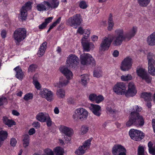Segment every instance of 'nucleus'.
I'll return each instance as SVG.
<instances>
[{
    "label": "nucleus",
    "mask_w": 155,
    "mask_h": 155,
    "mask_svg": "<svg viewBox=\"0 0 155 155\" xmlns=\"http://www.w3.org/2000/svg\"><path fill=\"white\" fill-rule=\"evenodd\" d=\"M79 64L78 58L75 55L71 54L67 58L65 66L61 67L60 68L61 72L64 75L66 78L69 80L73 78L72 72L68 68H74L76 67Z\"/></svg>",
    "instance_id": "obj_1"
},
{
    "label": "nucleus",
    "mask_w": 155,
    "mask_h": 155,
    "mask_svg": "<svg viewBox=\"0 0 155 155\" xmlns=\"http://www.w3.org/2000/svg\"><path fill=\"white\" fill-rule=\"evenodd\" d=\"M137 31V28L133 26L129 31L124 34V31L122 28H120L116 29L114 33L117 35L116 42L118 45L121 44L122 42L124 41H128L134 37Z\"/></svg>",
    "instance_id": "obj_2"
},
{
    "label": "nucleus",
    "mask_w": 155,
    "mask_h": 155,
    "mask_svg": "<svg viewBox=\"0 0 155 155\" xmlns=\"http://www.w3.org/2000/svg\"><path fill=\"white\" fill-rule=\"evenodd\" d=\"M144 124V120L142 116L140 115L138 113L135 111L131 112L129 117V120L126 123L127 127H130L132 125L137 127H141Z\"/></svg>",
    "instance_id": "obj_3"
},
{
    "label": "nucleus",
    "mask_w": 155,
    "mask_h": 155,
    "mask_svg": "<svg viewBox=\"0 0 155 155\" xmlns=\"http://www.w3.org/2000/svg\"><path fill=\"white\" fill-rule=\"evenodd\" d=\"M114 34V35H109L107 37H105L103 38L100 48L101 51H104L107 50L112 42V45L114 46H119L121 45H118L117 43L116 38L117 35L116 34Z\"/></svg>",
    "instance_id": "obj_4"
},
{
    "label": "nucleus",
    "mask_w": 155,
    "mask_h": 155,
    "mask_svg": "<svg viewBox=\"0 0 155 155\" xmlns=\"http://www.w3.org/2000/svg\"><path fill=\"white\" fill-rule=\"evenodd\" d=\"M114 34V35H109L107 37H105L103 38L100 48L101 51H104L107 50L112 42V45L114 46H119L121 45H118L117 43L116 38L117 35L116 34Z\"/></svg>",
    "instance_id": "obj_5"
},
{
    "label": "nucleus",
    "mask_w": 155,
    "mask_h": 155,
    "mask_svg": "<svg viewBox=\"0 0 155 155\" xmlns=\"http://www.w3.org/2000/svg\"><path fill=\"white\" fill-rule=\"evenodd\" d=\"M114 34V35H109L107 37H105L103 38L100 48L101 51H104L107 50L112 42V45L114 46H119L121 45H118L117 43L116 38L117 35L116 34Z\"/></svg>",
    "instance_id": "obj_6"
},
{
    "label": "nucleus",
    "mask_w": 155,
    "mask_h": 155,
    "mask_svg": "<svg viewBox=\"0 0 155 155\" xmlns=\"http://www.w3.org/2000/svg\"><path fill=\"white\" fill-rule=\"evenodd\" d=\"M88 114L89 113L86 109L83 108H79L74 110L72 118L77 121H83L87 118Z\"/></svg>",
    "instance_id": "obj_7"
},
{
    "label": "nucleus",
    "mask_w": 155,
    "mask_h": 155,
    "mask_svg": "<svg viewBox=\"0 0 155 155\" xmlns=\"http://www.w3.org/2000/svg\"><path fill=\"white\" fill-rule=\"evenodd\" d=\"M80 62L84 66L91 65L94 67L96 65V61L92 55L89 53H84L80 55Z\"/></svg>",
    "instance_id": "obj_8"
},
{
    "label": "nucleus",
    "mask_w": 155,
    "mask_h": 155,
    "mask_svg": "<svg viewBox=\"0 0 155 155\" xmlns=\"http://www.w3.org/2000/svg\"><path fill=\"white\" fill-rule=\"evenodd\" d=\"M26 36V31L24 28H20L17 29L14 32L13 38L15 42L17 45L24 40Z\"/></svg>",
    "instance_id": "obj_9"
},
{
    "label": "nucleus",
    "mask_w": 155,
    "mask_h": 155,
    "mask_svg": "<svg viewBox=\"0 0 155 155\" xmlns=\"http://www.w3.org/2000/svg\"><path fill=\"white\" fill-rule=\"evenodd\" d=\"M148 71L153 76H155V55L151 53L147 54Z\"/></svg>",
    "instance_id": "obj_10"
},
{
    "label": "nucleus",
    "mask_w": 155,
    "mask_h": 155,
    "mask_svg": "<svg viewBox=\"0 0 155 155\" xmlns=\"http://www.w3.org/2000/svg\"><path fill=\"white\" fill-rule=\"evenodd\" d=\"M82 21L80 14H76L70 18L68 19V22L71 26L76 28L77 26L81 24Z\"/></svg>",
    "instance_id": "obj_11"
},
{
    "label": "nucleus",
    "mask_w": 155,
    "mask_h": 155,
    "mask_svg": "<svg viewBox=\"0 0 155 155\" xmlns=\"http://www.w3.org/2000/svg\"><path fill=\"white\" fill-rule=\"evenodd\" d=\"M129 134L131 139L136 141H139L144 137V134L141 131L131 129L129 132Z\"/></svg>",
    "instance_id": "obj_12"
},
{
    "label": "nucleus",
    "mask_w": 155,
    "mask_h": 155,
    "mask_svg": "<svg viewBox=\"0 0 155 155\" xmlns=\"http://www.w3.org/2000/svg\"><path fill=\"white\" fill-rule=\"evenodd\" d=\"M126 88V86L124 82H118L114 85L113 91L118 94L125 95Z\"/></svg>",
    "instance_id": "obj_13"
},
{
    "label": "nucleus",
    "mask_w": 155,
    "mask_h": 155,
    "mask_svg": "<svg viewBox=\"0 0 155 155\" xmlns=\"http://www.w3.org/2000/svg\"><path fill=\"white\" fill-rule=\"evenodd\" d=\"M132 64V58L130 57H127L121 62L120 69L123 71H128L131 68Z\"/></svg>",
    "instance_id": "obj_14"
},
{
    "label": "nucleus",
    "mask_w": 155,
    "mask_h": 155,
    "mask_svg": "<svg viewBox=\"0 0 155 155\" xmlns=\"http://www.w3.org/2000/svg\"><path fill=\"white\" fill-rule=\"evenodd\" d=\"M39 94L42 97L45 98L48 101H52L54 99L53 93L48 89H41Z\"/></svg>",
    "instance_id": "obj_15"
},
{
    "label": "nucleus",
    "mask_w": 155,
    "mask_h": 155,
    "mask_svg": "<svg viewBox=\"0 0 155 155\" xmlns=\"http://www.w3.org/2000/svg\"><path fill=\"white\" fill-rule=\"evenodd\" d=\"M92 140V138H90L85 141L83 143V145L80 147L75 151V153L78 155H82L84 154L86 150L90 147Z\"/></svg>",
    "instance_id": "obj_16"
},
{
    "label": "nucleus",
    "mask_w": 155,
    "mask_h": 155,
    "mask_svg": "<svg viewBox=\"0 0 155 155\" xmlns=\"http://www.w3.org/2000/svg\"><path fill=\"white\" fill-rule=\"evenodd\" d=\"M137 73L139 76L144 80L147 83H149L151 82L152 78L150 77L144 69L138 68L137 69Z\"/></svg>",
    "instance_id": "obj_17"
},
{
    "label": "nucleus",
    "mask_w": 155,
    "mask_h": 155,
    "mask_svg": "<svg viewBox=\"0 0 155 155\" xmlns=\"http://www.w3.org/2000/svg\"><path fill=\"white\" fill-rule=\"evenodd\" d=\"M137 91L134 83L130 82L128 85V89H126L125 96L126 97H133L137 93Z\"/></svg>",
    "instance_id": "obj_18"
},
{
    "label": "nucleus",
    "mask_w": 155,
    "mask_h": 155,
    "mask_svg": "<svg viewBox=\"0 0 155 155\" xmlns=\"http://www.w3.org/2000/svg\"><path fill=\"white\" fill-rule=\"evenodd\" d=\"M89 108L96 116L100 117L101 114V107L99 105L91 104Z\"/></svg>",
    "instance_id": "obj_19"
},
{
    "label": "nucleus",
    "mask_w": 155,
    "mask_h": 155,
    "mask_svg": "<svg viewBox=\"0 0 155 155\" xmlns=\"http://www.w3.org/2000/svg\"><path fill=\"white\" fill-rule=\"evenodd\" d=\"M60 131L65 134V136H68V137H70L74 134V130L71 128L64 126H61L60 128Z\"/></svg>",
    "instance_id": "obj_20"
},
{
    "label": "nucleus",
    "mask_w": 155,
    "mask_h": 155,
    "mask_svg": "<svg viewBox=\"0 0 155 155\" xmlns=\"http://www.w3.org/2000/svg\"><path fill=\"white\" fill-rule=\"evenodd\" d=\"M124 147L120 144H116L112 149V152L113 155H117L120 153L124 150Z\"/></svg>",
    "instance_id": "obj_21"
},
{
    "label": "nucleus",
    "mask_w": 155,
    "mask_h": 155,
    "mask_svg": "<svg viewBox=\"0 0 155 155\" xmlns=\"http://www.w3.org/2000/svg\"><path fill=\"white\" fill-rule=\"evenodd\" d=\"M84 51L88 52L94 48V44L89 41L81 43Z\"/></svg>",
    "instance_id": "obj_22"
},
{
    "label": "nucleus",
    "mask_w": 155,
    "mask_h": 155,
    "mask_svg": "<svg viewBox=\"0 0 155 155\" xmlns=\"http://www.w3.org/2000/svg\"><path fill=\"white\" fill-rule=\"evenodd\" d=\"M147 42L149 46L155 45V31L147 37Z\"/></svg>",
    "instance_id": "obj_23"
},
{
    "label": "nucleus",
    "mask_w": 155,
    "mask_h": 155,
    "mask_svg": "<svg viewBox=\"0 0 155 155\" xmlns=\"http://www.w3.org/2000/svg\"><path fill=\"white\" fill-rule=\"evenodd\" d=\"M69 81L68 80H66L63 78L60 79L59 82L55 83L54 84V85L55 87L58 88H61L65 86L68 83Z\"/></svg>",
    "instance_id": "obj_24"
},
{
    "label": "nucleus",
    "mask_w": 155,
    "mask_h": 155,
    "mask_svg": "<svg viewBox=\"0 0 155 155\" xmlns=\"http://www.w3.org/2000/svg\"><path fill=\"white\" fill-rule=\"evenodd\" d=\"M47 3L49 9H53L58 7L59 1V0H49L48 1H47Z\"/></svg>",
    "instance_id": "obj_25"
},
{
    "label": "nucleus",
    "mask_w": 155,
    "mask_h": 155,
    "mask_svg": "<svg viewBox=\"0 0 155 155\" xmlns=\"http://www.w3.org/2000/svg\"><path fill=\"white\" fill-rule=\"evenodd\" d=\"M49 115L48 114L46 113L41 112L37 114L36 118L38 120L42 122H45Z\"/></svg>",
    "instance_id": "obj_26"
},
{
    "label": "nucleus",
    "mask_w": 155,
    "mask_h": 155,
    "mask_svg": "<svg viewBox=\"0 0 155 155\" xmlns=\"http://www.w3.org/2000/svg\"><path fill=\"white\" fill-rule=\"evenodd\" d=\"M47 3V1H44L38 4L36 7L38 10L40 12L48 10L49 8Z\"/></svg>",
    "instance_id": "obj_27"
},
{
    "label": "nucleus",
    "mask_w": 155,
    "mask_h": 155,
    "mask_svg": "<svg viewBox=\"0 0 155 155\" xmlns=\"http://www.w3.org/2000/svg\"><path fill=\"white\" fill-rule=\"evenodd\" d=\"M14 70L16 72V77L19 79L22 80L24 77V74L20 67L18 66L15 68Z\"/></svg>",
    "instance_id": "obj_28"
},
{
    "label": "nucleus",
    "mask_w": 155,
    "mask_h": 155,
    "mask_svg": "<svg viewBox=\"0 0 155 155\" xmlns=\"http://www.w3.org/2000/svg\"><path fill=\"white\" fill-rule=\"evenodd\" d=\"M2 121L3 123L8 127H10L15 125V122L13 120L8 119L7 117H3Z\"/></svg>",
    "instance_id": "obj_29"
},
{
    "label": "nucleus",
    "mask_w": 155,
    "mask_h": 155,
    "mask_svg": "<svg viewBox=\"0 0 155 155\" xmlns=\"http://www.w3.org/2000/svg\"><path fill=\"white\" fill-rule=\"evenodd\" d=\"M47 48V42H44L40 46L38 52V54L39 57L43 56L45 53Z\"/></svg>",
    "instance_id": "obj_30"
},
{
    "label": "nucleus",
    "mask_w": 155,
    "mask_h": 155,
    "mask_svg": "<svg viewBox=\"0 0 155 155\" xmlns=\"http://www.w3.org/2000/svg\"><path fill=\"white\" fill-rule=\"evenodd\" d=\"M27 11L24 8V7H22L21 9L20 13L19 18L22 21L25 20L26 18L27 15Z\"/></svg>",
    "instance_id": "obj_31"
},
{
    "label": "nucleus",
    "mask_w": 155,
    "mask_h": 155,
    "mask_svg": "<svg viewBox=\"0 0 155 155\" xmlns=\"http://www.w3.org/2000/svg\"><path fill=\"white\" fill-rule=\"evenodd\" d=\"M108 24L107 29L108 31H111L113 28L114 23L113 21L112 15L111 14L109 15L108 20Z\"/></svg>",
    "instance_id": "obj_32"
},
{
    "label": "nucleus",
    "mask_w": 155,
    "mask_h": 155,
    "mask_svg": "<svg viewBox=\"0 0 155 155\" xmlns=\"http://www.w3.org/2000/svg\"><path fill=\"white\" fill-rule=\"evenodd\" d=\"M141 96L146 101H152V94L150 92L143 93L141 94Z\"/></svg>",
    "instance_id": "obj_33"
},
{
    "label": "nucleus",
    "mask_w": 155,
    "mask_h": 155,
    "mask_svg": "<svg viewBox=\"0 0 155 155\" xmlns=\"http://www.w3.org/2000/svg\"><path fill=\"white\" fill-rule=\"evenodd\" d=\"M56 94L59 98H64L65 95V91L63 89H59L57 90Z\"/></svg>",
    "instance_id": "obj_34"
},
{
    "label": "nucleus",
    "mask_w": 155,
    "mask_h": 155,
    "mask_svg": "<svg viewBox=\"0 0 155 155\" xmlns=\"http://www.w3.org/2000/svg\"><path fill=\"white\" fill-rule=\"evenodd\" d=\"M29 136L28 135H25L23 136V144L24 147L28 146L29 143Z\"/></svg>",
    "instance_id": "obj_35"
},
{
    "label": "nucleus",
    "mask_w": 155,
    "mask_h": 155,
    "mask_svg": "<svg viewBox=\"0 0 155 155\" xmlns=\"http://www.w3.org/2000/svg\"><path fill=\"white\" fill-rule=\"evenodd\" d=\"M140 6L141 7H146L150 3V0H137Z\"/></svg>",
    "instance_id": "obj_36"
},
{
    "label": "nucleus",
    "mask_w": 155,
    "mask_h": 155,
    "mask_svg": "<svg viewBox=\"0 0 155 155\" xmlns=\"http://www.w3.org/2000/svg\"><path fill=\"white\" fill-rule=\"evenodd\" d=\"M8 135V133L6 131H0V141L2 142L5 140L7 138Z\"/></svg>",
    "instance_id": "obj_37"
},
{
    "label": "nucleus",
    "mask_w": 155,
    "mask_h": 155,
    "mask_svg": "<svg viewBox=\"0 0 155 155\" xmlns=\"http://www.w3.org/2000/svg\"><path fill=\"white\" fill-rule=\"evenodd\" d=\"M37 76L38 75L36 74L33 77V83L35 88H37V89L38 90L41 87V86L36 79Z\"/></svg>",
    "instance_id": "obj_38"
},
{
    "label": "nucleus",
    "mask_w": 155,
    "mask_h": 155,
    "mask_svg": "<svg viewBox=\"0 0 155 155\" xmlns=\"http://www.w3.org/2000/svg\"><path fill=\"white\" fill-rule=\"evenodd\" d=\"M132 76L130 74H128L127 75H122L121 77V79L123 81H128L131 80L132 79Z\"/></svg>",
    "instance_id": "obj_39"
},
{
    "label": "nucleus",
    "mask_w": 155,
    "mask_h": 155,
    "mask_svg": "<svg viewBox=\"0 0 155 155\" xmlns=\"http://www.w3.org/2000/svg\"><path fill=\"white\" fill-rule=\"evenodd\" d=\"M89 130V127L86 125H83L81 126L80 133L82 135H84L86 134Z\"/></svg>",
    "instance_id": "obj_40"
},
{
    "label": "nucleus",
    "mask_w": 155,
    "mask_h": 155,
    "mask_svg": "<svg viewBox=\"0 0 155 155\" xmlns=\"http://www.w3.org/2000/svg\"><path fill=\"white\" fill-rule=\"evenodd\" d=\"M88 77L87 75H82L81 83L83 85H86L87 83Z\"/></svg>",
    "instance_id": "obj_41"
},
{
    "label": "nucleus",
    "mask_w": 155,
    "mask_h": 155,
    "mask_svg": "<svg viewBox=\"0 0 155 155\" xmlns=\"http://www.w3.org/2000/svg\"><path fill=\"white\" fill-rule=\"evenodd\" d=\"M56 155H63V151L60 147H57L54 149Z\"/></svg>",
    "instance_id": "obj_42"
},
{
    "label": "nucleus",
    "mask_w": 155,
    "mask_h": 155,
    "mask_svg": "<svg viewBox=\"0 0 155 155\" xmlns=\"http://www.w3.org/2000/svg\"><path fill=\"white\" fill-rule=\"evenodd\" d=\"M45 154L42 155H54L53 151L50 149H47L44 150ZM33 155H40L37 153H34Z\"/></svg>",
    "instance_id": "obj_43"
},
{
    "label": "nucleus",
    "mask_w": 155,
    "mask_h": 155,
    "mask_svg": "<svg viewBox=\"0 0 155 155\" xmlns=\"http://www.w3.org/2000/svg\"><path fill=\"white\" fill-rule=\"evenodd\" d=\"M33 97V94L30 93L26 94L24 96L23 99L25 100L28 101L32 99Z\"/></svg>",
    "instance_id": "obj_44"
},
{
    "label": "nucleus",
    "mask_w": 155,
    "mask_h": 155,
    "mask_svg": "<svg viewBox=\"0 0 155 155\" xmlns=\"http://www.w3.org/2000/svg\"><path fill=\"white\" fill-rule=\"evenodd\" d=\"M107 111L108 113H109L111 114H115L117 112V111L116 110L114 107H111L109 106L107 108Z\"/></svg>",
    "instance_id": "obj_45"
},
{
    "label": "nucleus",
    "mask_w": 155,
    "mask_h": 155,
    "mask_svg": "<svg viewBox=\"0 0 155 155\" xmlns=\"http://www.w3.org/2000/svg\"><path fill=\"white\" fill-rule=\"evenodd\" d=\"M144 150L143 147L139 146L137 150L138 155H144Z\"/></svg>",
    "instance_id": "obj_46"
},
{
    "label": "nucleus",
    "mask_w": 155,
    "mask_h": 155,
    "mask_svg": "<svg viewBox=\"0 0 155 155\" xmlns=\"http://www.w3.org/2000/svg\"><path fill=\"white\" fill-rule=\"evenodd\" d=\"M61 17H59L55 22H53L49 27L50 29H52L55 27L57 24H59L61 21Z\"/></svg>",
    "instance_id": "obj_47"
},
{
    "label": "nucleus",
    "mask_w": 155,
    "mask_h": 155,
    "mask_svg": "<svg viewBox=\"0 0 155 155\" xmlns=\"http://www.w3.org/2000/svg\"><path fill=\"white\" fill-rule=\"evenodd\" d=\"M61 17H59L55 22H53L49 27L50 29H52L55 27L57 24H59L61 21Z\"/></svg>",
    "instance_id": "obj_48"
},
{
    "label": "nucleus",
    "mask_w": 155,
    "mask_h": 155,
    "mask_svg": "<svg viewBox=\"0 0 155 155\" xmlns=\"http://www.w3.org/2000/svg\"><path fill=\"white\" fill-rule=\"evenodd\" d=\"M37 68V66L36 65L31 64L29 66L28 69V72L35 71Z\"/></svg>",
    "instance_id": "obj_49"
},
{
    "label": "nucleus",
    "mask_w": 155,
    "mask_h": 155,
    "mask_svg": "<svg viewBox=\"0 0 155 155\" xmlns=\"http://www.w3.org/2000/svg\"><path fill=\"white\" fill-rule=\"evenodd\" d=\"M104 100L103 96L101 95H98L96 97L95 102L96 103L99 104L102 102Z\"/></svg>",
    "instance_id": "obj_50"
},
{
    "label": "nucleus",
    "mask_w": 155,
    "mask_h": 155,
    "mask_svg": "<svg viewBox=\"0 0 155 155\" xmlns=\"http://www.w3.org/2000/svg\"><path fill=\"white\" fill-rule=\"evenodd\" d=\"M142 110V108L140 107L138 105L135 106H134L133 108H132L131 110L132 111V112L135 111V112L137 113V112H140Z\"/></svg>",
    "instance_id": "obj_51"
},
{
    "label": "nucleus",
    "mask_w": 155,
    "mask_h": 155,
    "mask_svg": "<svg viewBox=\"0 0 155 155\" xmlns=\"http://www.w3.org/2000/svg\"><path fill=\"white\" fill-rule=\"evenodd\" d=\"M79 5L80 8L82 9L86 8L87 6L86 2L83 1L80 2Z\"/></svg>",
    "instance_id": "obj_52"
},
{
    "label": "nucleus",
    "mask_w": 155,
    "mask_h": 155,
    "mask_svg": "<svg viewBox=\"0 0 155 155\" xmlns=\"http://www.w3.org/2000/svg\"><path fill=\"white\" fill-rule=\"evenodd\" d=\"M97 95L95 94H90L89 97V99L91 101H95Z\"/></svg>",
    "instance_id": "obj_53"
},
{
    "label": "nucleus",
    "mask_w": 155,
    "mask_h": 155,
    "mask_svg": "<svg viewBox=\"0 0 155 155\" xmlns=\"http://www.w3.org/2000/svg\"><path fill=\"white\" fill-rule=\"evenodd\" d=\"M17 143V141L15 138H12L10 140V144L13 147H14L15 146Z\"/></svg>",
    "instance_id": "obj_54"
},
{
    "label": "nucleus",
    "mask_w": 155,
    "mask_h": 155,
    "mask_svg": "<svg viewBox=\"0 0 155 155\" xmlns=\"http://www.w3.org/2000/svg\"><path fill=\"white\" fill-rule=\"evenodd\" d=\"M45 122H46L47 125L48 127H50L51 126L52 122L49 115L46 119Z\"/></svg>",
    "instance_id": "obj_55"
},
{
    "label": "nucleus",
    "mask_w": 155,
    "mask_h": 155,
    "mask_svg": "<svg viewBox=\"0 0 155 155\" xmlns=\"http://www.w3.org/2000/svg\"><path fill=\"white\" fill-rule=\"evenodd\" d=\"M31 3L30 2H28L26 3L25 5L23 6L22 7H24L25 9L26 10L28 11L31 9Z\"/></svg>",
    "instance_id": "obj_56"
},
{
    "label": "nucleus",
    "mask_w": 155,
    "mask_h": 155,
    "mask_svg": "<svg viewBox=\"0 0 155 155\" xmlns=\"http://www.w3.org/2000/svg\"><path fill=\"white\" fill-rule=\"evenodd\" d=\"M89 35H83V36L81 40V43H83V42H86L89 41L87 40V39L89 38Z\"/></svg>",
    "instance_id": "obj_57"
},
{
    "label": "nucleus",
    "mask_w": 155,
    "mask_h": 155,
    "mask_svg": "<svg viewBox=\"0 0 155 155\" xmlns=\"http://www.w3.org/2000/svg\"><path fill=\"white\" fill-rule=\"evenodd\" d=\"M67 102L69 104H74L75 103L74 99L72 97H70L68 98Z\"/></svg>",
    "instance_id": "obj_58"
},
{
    "label": "nucleus",
    "mask_w": 155,
    "mask_h": 155,
    "mask_svg": "<svg viewBox=\"0 0 155 155\" xmlns=\"http://www.w3.org/2000/svg\"><path fill=\"white\" fill-rule=\"evenodd\" d=\"M7 102V100L6 98L4 97H2L0 98V106H1Z\"/></svg>",
    "instance_id": "obj_59"
},
{
    "label": "nucleus",
    "mask_w": 155,
    "mask_h": 155,
    "mask_svg": "<svg viewBox=\"0 0 155 155\" xmlns=\"http://www.w3.org/2000/svg\"><path fill=\"white\" fill-rule=\"evenodd\" d=\"M94 76L97 78H99L101 76V72L100 71H94Z\"/></svg>",
    "instance_id": "obj_60"
},
{
    "label": "nucleus",
    "mask_w": 155,
    "mask_h": 155,
    "mask_svg": "<svg viewBox=\"0 0 155 155\" xmlns=\"http://www.w3.org/2000/svg\"><path fill=\"white\" fill-rule=\"evenodd\" d=\"M149 151L150 154L153 155H155V144L153 148L149 150Z\"/></svg>",
    "instance_id": "obj_61"
},
{
    "label": "nucleus",
    "mask_w": 155,
    "mask_h": 155,
    "mask_svg": "<svg viewBox=\"0 0 155 155\" xmlns=\"http://www.w3.org/2000/svg\"><path fill=\"white\" fill-rule=\"evenodd\" d=\"M84 30L81 27H79L77 31V33L80 35H82L84 34Z\"/></svg>",
    "instance_id": "obj_62"
},
{
    "label": "nucleus",
    "mask_w": 155,
    "mask_h": 155,
    "mask_svg": "<svg viewBox=\"0 0 155 155\" xmlns=\"http://www.w3.org/2000/svg\"><path fill=\"white\" fill-rule=\"evenodd\" d=\"M32 125L33 127H35L36 128H38L40 127V124L38 122H33L32 124Z\"/></svg>",
    "instance_id": "obj_63"
},
{
    "label": "nucleus",
    "mask_w": 155,
    "mask_h": 155,
    "mask_svg": "<svg viewBox=\"0 0 155 155\" xmlns=\"http://www.w3.org/2000/svg\"><path fill=\"white\" fill-rule=\"evenodd\" d=\"M7 34L6 31L4 30H3L1 32V36L2 38H6Z\"/></svg>",
    "instance_id": "obj_64"
}]
</instances>
